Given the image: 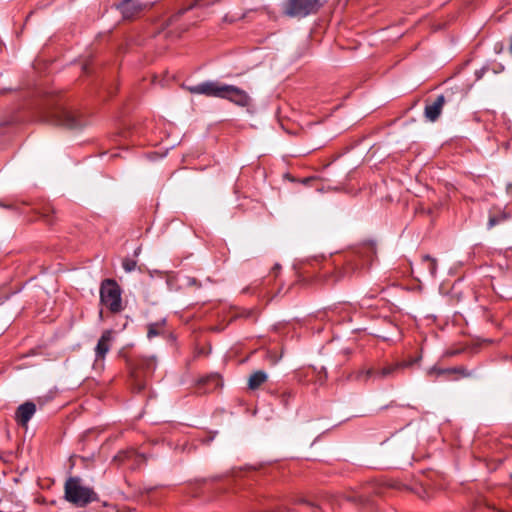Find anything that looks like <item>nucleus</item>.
I'll list each match as a JSON object with an SVG mask.
<instances>
[{
	"mask_svg": "<svg viewBox=\"0 0 512 512\" xmlns=\"http://www.w3.org/2000/svg\"><path fill=\"white\" fill-rule=\"evenodd\" d=\"M226 84L217 81H206L194 86H189L187 89L192 94H201L208 97L223 98V93Z\"/></svg>",
	"mask_w": 512,
	"mask_h": 512,
	"instance_id": "39448f33",
	"label": "nucleus"
},
{
	"mask_svg": "<svg viewBox=\"0 0 512 512\" xmlns=\"http://www.w3.org/2000/svg\"><path fill=\"white\" fill-rule=\"evenodd\" d=\"M266 380L267 374L264 371H256L249 377L248 387L251 390L258 389Z\"/></svg>",
	"mask_w": 512,
	"mask_h": 512,
	"instance_id": "ddd939ff",
	"label": "nucleus"
},
{
	"mask_svg": "<svg viewBox=\"0 0 512 512\" xmlns=\"http://www.w3.org/2000/svg\"><path fill=\"white\" fill-rule=\"evenodd\" d=\"M511 478H512V473H511Z\"/></svg>",
	"mask_w": 512,
	"mask_h": 512,
	"instance_id": "c756f323",
	"label": "nucleus"
},
{
	"mask_svg": "<svg viewBox=\"0 0 512 512\" xmlns=\"http://www.w3.org/2000/svg\"><path fill=\"white\" fill-rule=\"evenodd\" d=\"M100 300L113 313L122 310L121 289L115 280L106 279L102 282Z\"/></svg>",
	"mask_w": 512,
	"mask_h": 512,
	"instance_id": "f03ea898",
	"label": "nucleus"
},
{
	"mask_svg": "<svg viewBox=\"0 0 512 512\" xmlns=\"http://www.w3.org/2000/svg\"><path fill=\"white\" fill-rule=\"evenodd\" d=\"M398 371H399V366L397 365V363L387 364V365L377 368V369L369 368V369L363 370V371L359 372L357 378L363 379L364 381H367L371 377H373L374 379L382 380V379L394 377Z\"/></svg>",
	"mask_w": 512,
	"mask_h": 512,
	"instance_id": "0eeeda50",
	"label": "nucleus"
},
{
	"mask_svg": "<svg viewBox=\"0 0 512 512\" xmlns=\"http://www.w3.org/2000/svg\"><path fill=\"white\" fill-rule=\"evenodd\" d=\"M36 412V406L33 402L27 401L23 404H21L16 412H15V421L23 426L26 427L30 419L33 417V415Z\"/></svg>",
	"mask_w": 512,
	"mask_h": 512,
	"instance_id": "1a4fd4ad",
	"label": "nucleus"
},
{
	"mask_svg": "<svg viewBox=\"0 0 512 512\" xmlns=\"http://www.w3.org/2000/svg\"><path fill=\"white\" fill-rule=\"evenodd\" d=\"M326 0H287L284 4V14L289 17L303 18L316 13Z\"/></svg>",
	"mask_w": 512,
	"mask_h": 512,
	"instance_id": "7ed1b4c3",
	"label": "nucleus"
},
{
	"mask_svg": "<svg viewBox=\"0 0 512 512\" xmlns=\"http://www.w3.org/2000/svg\"><path fill=\"white\" fill-rule=\"evenodd\" d=\"M484 71H485V69H482V70L476 72L477 79H480L482 77Z\"/></svg>",
	"mask_w": 512,
	"mask_h": 512,
	"instance_id": "393cba45",
	"label": "nucleus"
},
{
	"mask_svg": "<svg viewBox=\"0 0 512 512\" xmlns=\"http://www.w3.org/2000/svg\"><path fill=\"white\" fill-rule=\"evenodd\" d=\"M133 381H134V390L137 392H141L145 389L146 383L141 381L140 379V371L136 370L132 373Z\"/></svg>",
	"mask_w": 512,
	"mask_h": 512,
	"instance_id": "f3484780",
	"label": "nucleus"
},
{
	"mask_svg": "<svg viewBox=\"0 0 512 512\" xmlns=\"http://www.w3.org/2000/svg\"><path fill=\"white\" fill-rule=\"evenodd\" d=\"M140 368L145 374L152 373L156 368V359L154 357L143 359Z\"/></svg>",
	"mask_w": 512,
	"mask_h": 512,
	"instance_id": "dca6fc26",
	"label": "nucleus"
},
{
	"mask_svg": "<svg viewBox=\"0 0 512 512\" xmlns=\"http://www.w3.org/2000/svg\"><path fill=\"white\" fill-rule=\"evenodd\" d=\"M507 219V215L506 214H500L498 216H490L489 217V221H488V227L489 228H492L494 226H496L497 224L501 223L502 221L506 220Z\"/></svg>",
	"mask_w": 512,
	"mask_h": 512,
	"instance_id": "a211bd4d",
	"label": "nucleus"
},
{
	"mask_svg": "<svg viewBox=\"0 0 512 512\" xmlns=\"http://www.w3.org/2000/svg\"><path fill=\"white\" fill-rule=\"evenodd\" d=\"M418 360L419 359L417 358V359H413V360L397 362V365L399 366V370H401V369H404L406 367H410L411 365L416 363Z\"/></svg>",
	"mask_w": 512,
	"mask_h": 512,
	"instance_id": "4be33fe9",
	"label": "nucleus"
},
{
	"mask_svg": "<svg viewBox=\"0 0 512 512\" xmlns=\"http://www.w3.org/2000/svg\"><path fill=\"white\" fill-rule=\"evenodd\" d=\"M446 103L444 95H438L435 99H428L424 109V116L430 122H435L441 115L442 108Z\"/></svg>",
	"mask_w": 512,
	"mask_h": 512,
	"instance_id": "6e6552de",
	"label": "nucleus"
},
{
	"mask_svg": "<svg viewBox=\"0 0 512 512\" xmlns=\"http://www.w3.org/2000/svg\"><path fill=\"white\" fill-rule=\"evenodd\" d=\"M451 372H461L464 376L467 375L462 369H438L436 367H432L428 370V374L437 373L438 375Z\"/></svg>",
	"mask_w": 512,
	"mask_h": 512,
	"instance_id": "6ab92c4d",
	"label": "nucleus"
},
{
	"mask_svg": "<svg viewBox=\"0 0 512 512\" xmlns=\"http://www.w3.org/2000/svg\"><path fill=\"white\" fill-rule=\"evenodd\" d=\"M423 264H426L429 275L432 278L436 277L437 274V260L430 255L426 254L422 257Z\"/></svg>",
	"mask_w": 512,
	"mask_h": 512,
	"instance_id": "2eb2a0df",
	"label": "nucleus"
},
{
	"mask_svg": "<svg viewBox=\"0 0 512 512\" xmlns=\"http://www.w3.org/2000/svg\"><path fill=\"white\" fill-rule=\"evenodd\" d=\"M196 283H197V280L195 278H190V277L187 278L188 285H196Z\"/></svg>",
	"mask_w": 512,
	"mask_h": 512,
	"instance_id": "b1692460",
	"label": "nucleus"
},
{
	"mask_svg": "<svg viewBox=\"0 0 512 512\" xmlns=\"http://www.w3.org/2000/svg\"><path fill=\"white\" fill-rule=\"evenodd\" d=\"M2 304V301L0 300V305Z\"/></svg>",
	"mask_w": 512,
	"mask_h": 512,
	"instance_id": "c85d7f7f",
	"label": "nucleus"
},
{
	"mask_svg": "<svg viewBox=\"0 0 512 512\" xmlns=\"http://www.w3.org/2000/svg\"><path fill=\"white\" fill-rule=\"evenodd\" d=\"M64 498L76 507H85L98 499L94 490L82 484L79 477H69L64 485Z\"/></svg>",
	"mask_w": 512,
	"mask_h": 512,
	"instance_id": "f257e3e1",
	"label": "nucleus"
},
{
	"mask_svg": "<svg viewBox=\"0 0 512 512\" xmlns=\"http://www.w3.org/2000/svg\"><path fill=\"white\" fill-rule=\"evenodd\" d=\"M199 384L206 386L203 392H211L219 387L222 384V381L220 375L215 373L201 378Z\"/></svg>",
	"mask_w": 512,
	"mask_h": 512,
	"instance_id": "f8f14e48",
	"label": "nucleus"
},
{
	"mask_svg": "<svg viewBox=\"0 0 512 512\" xmlns=\"http://www.w3.org/2000/svg\"><path fill=\"white\" fill-rule=\"evenodd\" d=\"M165 320H161V321H158V322H154V323H150L148 325V331H147V337L149 339L153 338V337H156L158 335H161L164 331V325H165Z\"/></svg>",
	"mask_w": 512,
	"mask_h": 512,
	"instance_id": "4468645a",
	"label": "nucleus"
},
{
	"mask_svg": "<svg viewBox=\"0 0 512 512\" xmlns=\"http://www.w3.org/2000/svg\"><path fill=\"white\" fill-rule=\"evenodd\" d=\"M507 192L512 195V184L507 185Z\"/></svg>",
	"mask_w": 512,
	"mask_h": 512,
	"instance_id": "a878e982",
	"label": "nucleus"
},
{
	"mask_svg": "<svg viewBox=\"0 0 512 512\" xmlns=\"http://www.w3.org/2000/svg\"><path fill=\"white\" fill-rule=\"evenodd\" d=\"M0 206H2V204L0 203ZM3 207L5 208H10V206H7V205H3Z\"/></svg>",
	"mask_w": 512,
	"mask_h": 512,
	"instance_id": "cd10ccee",
	"label": "nucleus"
},
{
	"mask_svg": "<svg viewBox=\"0 0 512 512\" xmlns=\"http://www.w3.org/2000/svg\"><path fill=\"white\" fill-rule=\"evenodd\" d=\"M222 99L229 100L230 102L240 107L248 108L252 104V98L249 96V94L243 89H240L234 85H225Z\"/></svg>",
	"mask_w": 512,
	"mask_h": 512,
	"instance_id": "423d86ee",
	"label": "nucleus"
},
{
	"mask_svg": "<svg viewBox=\"0 0 512 512\" xmlns=\"http://www.w3.org/2000/svg\"><path fill=\"white\" fill-rule=\"evenodd\" d=\"M49 121L69 129H78L84 125V122L77 113L66 108L55 109Z\"/></svg>",
	"mask_w": 512,
	"mask_h": 512,
	"instance_id": "20e7f679",
	"label": "nucleus"
},
{
	"mask_svg": "<svg viewBox=\"0 0 512 512\" xmlns=\"http://www.w3.org/2000/svg\"><path fill=\"white\" fill-rule=\"evenodd\" d=\"M133 452H123L119 453L117 456H115L114 460L124 461L125 459L131 457Z\"/></svg>",
	"mask_w": 512,
	"mask_h": 512,
	"instance_id": "5701e85b",
	"label": "nucleus"
},
{
	"mask_svg": "<svg viewBox=\"0 0 512 512\" xmlns=\"http://www.w3.org/2000/svg\"><path fill=\"white\" fill-rule=\"evenodd\" d=\"M509 50H510V52H511V54H512V36L510 37V46H509Z\"/></svg>",
	"mask_w": 512,
	"mask_h": 512,
	"instance_id": "bb28decb",
	"label": "nucleus"
},
{
	"mask_svg": "<svg viewBox=\"0 0 512 512\" xmlns=\"http://www.w3.org/2000/svg\"><path fill=\"white\" fill-rule=\"evenodd\" d=\"M292 397V394L290 391H285L283 392L281 395H280V400H281V403L284 405V406H288V403H289V399Z\"/></svg>",
	"mask_w": 512,
	"mask_h": 512,
	"instance_id": "412c9836",
	"label": "nucleus"
},
{
	"mask_svg": "<svg viewBox=\"0 0 512 512\" xmlns=\"http://www.w3.org/2000/svg\"><path fill=\"white\" fill-rule=\"evenodd\" d=\"M113 331L112 330H105L100 339L98 340V343L95 347V361L98 362L99 360H103L106 356V354L109 352L111 347V342L113 341Z\"/></svg>",
	"mask_w": 512,
	"mask_h": 512,
	"instance_id": "9d476101",
	"label": "nucleus"
},
{
	"mask_svg": "<svg viewBox=\"0 0 512 512\" xmlns=\"http://www.w3.org/2000/svg\"><path fill=\"white\" fill-rule=\"evenodd\" d=\"M122 15L126 19L134 17L141 9V5L135 0H123L117 5Z\"/></svg>",
	"mask_w": 512,
	"mask_h": 512,
	"instance_id": "9b49d317",
	"label": "nucleus"
},
{
	"mask_svg": "<svg viewBox=\"0 0 512 512\" xmlns=\"http://www.w3.org/2000/svg\"><path fill=\"white\" fill-rule=\"evenodd\" d=\"M136 265H137L136 261L133 259H129V258L124 259L122 262L123 269L126 272L134 271L136 268Z\"/></svg>",
	"mask_w": 512,
	"mask_h": 512,
	"instance_id": "aec40b11",
	"label": "nucleus"
}]
</instances>
